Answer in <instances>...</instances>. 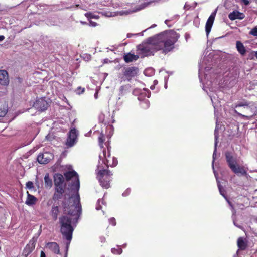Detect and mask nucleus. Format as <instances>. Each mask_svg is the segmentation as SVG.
I'll return each mask as SVG.
<instances>
[{"mask_svg":"<svg viewBox=\"0 0 257 257\" xmlns=\"http://www.w3.org/2000/svg\"><path fill=\"white\" fill-rule=\"evenodd\" d=\"M180 35L173 30L165 31L153 37L149 38L146 43L138 46V54L141 57L153 55L158 50L164 53L171 51Z\"/></svg>","mask_w":257,"mask_h":257,"instance_id":"nucleus-1","label":"nucleus"},{"mask_svg":"<svg viewBox=\"0 0 257 257\" xmlns=\"http://www.w3.org/2000/svg\"><path fill=\"white\" fill-rule=\"evenodd\" d=\"M218 125L217 124V122H216V128H215V131H214L215 145H214V152H213V161H212V168H213V169H214V160H215V157H216V147H217V143H218V141H217L218 140V134L217 133ZM214 175H215L216 179V181H217V185H218V187L220 193V194L222 196H223L225 198L226 200L227 201L228 204L230 206L231 209V210L232 211V218L233 222L234 225L235 226H236L238 228H239L243 229L241 225H239L237 224L236 218H235V217H236V211H235L234 208L233 207L232 204H231V203L227 198V197H226V196L225 195V194L224 193V190L222 188V186H221V185L220 184V182L218 180V179H217V177L216 176V173H215V171H214Z\"/></svg>","mask_w":257,"mask_h":257,"instance_id":"nucleus-2","label":"nucleus"},{"mask_svg":"<svg viewBox=\"0 0 257 257\" xmlns=\"http://www.w3.org/2000/svg\"><path fill=\"white\" fill-rule=\"evenodd\" d=\"M59 220L61 224V232L63 235V237L68 241L65 255V257H67L69 245L72 239V233L74 230V228L71 225L72 218L67 216H63L60 218Z\"/></svg>","mask_w":257,"mask_h":257,"instance_id":"nucleus-3","label":"nucleus"},{"mask_svg":"<svg viewBox=\"0 0 257 257\" xmlns=\"http://www.w3.org/2000/svg\"><path fill=\"white\" fill-rule=\"evenodd\" d=\"M68 201L70 204L64 202V211L72 216L79 215L81 211L79 196L77 195L74 197H71Z\"/></svg>","mask_w":257,"mask_h":257,"instance_id":"nucleus-4","label":"nucleus"},{"mask_svg":"<svg viewBox=\"0 0 257 257\" xmlns=\"http://www.w3.org/2000/svg\"><path fill=\"white\" fill-rule=\"evenodd\" d=\"M225 156L228 167L234 173L238 176L246 174V171L244 167L238 164L236 157H234L231 153L226 152Z\"/></svg>","mask_w":257,"mask_h":257,"instance_id":"nucleus-5","label":"nucleus"},{"mask_svg":"<svg viewBox=\"0 0 257 257\" xmlns=\"http://www.w3.org/2000/svg\"><path fill=\"white\" fill-rule=\"evenodd\" d=\"M100 161H99L98 165V177L100 185L106 189L110 187L109 182L111 180L110 178L112 174L108 170L99 169Z\"/></svg>","mask_w":257,"mask_h":257,"instance_id":"nucleus-6","label":"nucleus"},{"mask_svg":"<svg viewBox=\"0 0 257 257\" xmlns=\"http://www.w3.org/2000/svg\"><path fill=\"white\" fill-rule=\"evenodd\" d=\"M64 176L67 180L73 179V183L72 184V189L75 191L78 192L80 187V183L77 173L74 171H69L64 174Z\"/></svg>","mask_w":257,"mask_h":257,"instance_id":"nucleus-7","label":"nucleus"},{"mask_svg":"<svg viewBox=\"0 0 257 257\" xmlns=\"http://www.w3.org/2000/svg\"><path fill=\"white\" fill-rule=\"evenodd\" d=\"M78 132L75 128H72L68 134V137L65 142V145L68 148L74 146L77 142Z\"/></svg>","mask_w":257,"mask_h":257,"instance_id":"nucleus-8","label":"nucleus"},{"mask_svg":"<svg viewBox=\"0 0 257 257\" xmlns=\"http://www.w3.org/2000/svg\"><path fill=\"white\" fill-rule=\"evenodd\" d=\"M199 77L200 82L203 84V89L204 90L208 93L206 89L208 88L210 91H213V88L212 87V82L208 79V75L206 73H204V76H203L202 68L200 67L199 70Z\"/></svg>","mask_w":257,"mask_h":257,"instance_id":"nucleus-9","label":"nucleus"},{"mask_svg":"<svg viewBox=\"0 0 257 257\" xmlns=\"http://www.w3.org/2000/svg\"><path fill=\"white\" fill-rule=\"evenodd\" d=\"M143 96H147L148 98H149L151 96L150 91L147 88H144L141 91L140 95L138 98L139 100L142 101L140 103L141 107L144 109H147L150 106V102L147 99H143Z\"/></svg>","mask_w":257,"mask_h":257,"instance_id":"nucleus-10","label":"nucleus"},{"mask_svg":"<svg viewBox=\"0 0 257 257\" xmlns=\"http://www.w3.org/2000/svg\"><path fill=\"white\" fill-rule=\"evenodd\" d=\"M138 68L136 67H127L123 68L122 73L123 76L128 80L135 77L138 73Z\"/></svg>","mask_w":257,"mask_h":257,"instance_id":"nucleus-11","label":"nucleus"},{"mask_svg":"<svg viewBox=\"0 0 257 257\" xmlns=\"http://www.w3.org/2000/svg\"><path fill=\"white\" fill-rule=\"evenodd\" d=\"M106 154H107L106 151L104 149L103 150L102 155L101 154L99 155V158L100 160L103 159V158H104L106 161V162L105 161L102 160V164L103 163H104L105 164H106L107 165V167H108L109 166H110L111 167L116 166L118 163L117 159L114 157H113L112 159V163L111 164L110 163H109V160L107 158L110 157V153H109V151H108V152H107V154H108L107 156L106 155Z\"/></svg>","mask_w":257,"mask_h":257,"instance_id":"nucleus-12","label":"nucleus"},{"mask_svg":"<svg viewBox=\"0 0 257 257\" xmlns=\"http://www.w3.org/2000/svg\"><path fill=\"white\" fill-rule=\"evenodd\" d=\"M48 102L44 98H41L34 102L33 107L38 111H43L48 108Z\"/></svg>","mask_w":257,"mask_h":257,"instance_id":"nucleus-13","label":"nucleus"},{"mask_svg":"<svg viewBox=\"0 0 257 257\" xmlns=\"http://www.w3.org/2000/svg\"><path fill=\"white\" fill-rule=\"evenodd\" d=\"M53 155L49 152H44L39 154L37 157V160L40 164H44L49 162L53 159Z\"/></svg>","mask_w":257,"mask_h":257,"instance_id":"nucleus-14","label":"nucleus"},{"mask_svg":"<svg viewBox=\"0 0 257 257\" xmlns=\"http://www.w3.org/2000/svg\"><path fill=\"white\" fill-rule=\"evenodd\" d=\"M215 15H216L215 12L212 13L211 14V15L209 16V17L208 18V19L206 22V26H205V31H206V34L207 36L208 35L210 32L211 31V28L212 27V25H213V22H214V21L215 19Z\"/></svg>","mask_w":257,"mask_h":257,"instance_id":"nucleus-15","label":"nucleus"},{"mask_svg":"<svg viewBox=\"0 0 257 257\" xmlns=\"http://www.w3.org/2000/svg\"><path fill=\"white\" fill-rule=\"evenodd\" d=\"M9 84V79L7 71L5 70H0V84L7 86Z\"/></svg>","mask_w":257,"mask_h":257,"instance_id":"nucleus-16","label":"nucleus"},{"mask_svg":"<svg viewBox=\"0 0 257 257\" xmlns=\"http://www.w3.org/2000/svg\"><path fill=\"white\" fill-rule=\"evenodd\" d=\"M65 186L64 184L55 185L56 192L53 196L54 200H57L61 197V196L64 192Z\"/></svg>","mask_w":257,"mask_h":257,"instance_id":"nucleus-17","label":"nucleus"},{"mask_svg":"<svg viewBox=\"0 0 257 257\" xmlns=\"http://www.w3.org/2000/svg\"><path fill=\"white\" fill-rule=\"evenodd\" d=\"M35 245L34 242L31 243L30 242V243L27 244L24 248L23 252V255L24 257H29V256L35 249ZM30 257H35V255L32 254Z\"/></svg>","mask_w":257,"mask_h":257,"instance_id":"nucleus-18","label":"nucleus"},{"mask_svg":"<svg viewBox=\"0 0 257 257\" xmlns=\"http://www.w3.org/2000/svg\"><path fill=\"white\" fill-rule=\"evenodd\" d=\"M46 248L55 254H59L60 253L59 246L56 242L47 243L46 245Z\"/></svg>","mask_w":257,"mask_h":257,"instance_id":"nucleus-19","label":"nucleus"},{"mask_svg":"<svg viewBox=\"0 0 257 257\" xmlns=\"http://www.w3.org/2000/svg\"><path fill=\"white\" fill-rule=\"evenodd\" d=\"M245 17V15L237 11H234L230 13L228 15V18L231 20H234L235 19L242 20Z\"/></svg>","mask_w":257,"mask_h":257,"instance_id":"nucleus-20","label":"nucleus"},{"mask_svg":"<svg viewBox=\"0 0 257 257\" xmlns=\"http://www.w3.org/2000/svg\"><path fill=\"white\" fill-rule=\"evenodd\" d=\"M236 48L241 56H244L246 54L247 50L241 41H237L236 42Z\"/></svg>","mask_w":257,"mask_h":257,"instance_id":"nucleus-21","label":"nucleus"},{"mask_svg":"<svg viewBox=\"0 0 257 257\" xmlns=\"http://www.w3.org/2000/svg\"><path fill=\"white\" fill-rule=\"evenodd\" d=\"M27 197L25 203L29 206L35 205L37 201V198L30 194L28 192H27Z\"/></svg>","mask_w":257,"mask_h":257,"instance_id":"nucleus-22","label":"nucleus"},{"mask_svg":"<svg viewBox=\"0 0 257 257\" xmlns=\"http://www.w3.org/2000/svg\"><path fill=\"white\" fill-rule=\"evenodd\" d=\"M139 57L138 55L129 53L124 56V60L126 63H130L137 60L139 58Z\"/></svg>","mask_w":257,"mask_h":257,"instance_id":"nucleus-23","label":"nucleus"},{"mask_svg":"<svg viewBox=\"0 0 257 257\" xmlns=\"http://www.w3.org/2000/svg\"><path fill=\"white\" fill-rule=\"evenodd\" d=\"M64 183V178L61 174H56L54 176V184L55 185L63 184Z\"/></svg>","mask_w":257,"mask_h":257,"instance_id":"nucleus-24","label":"nucleus"},{"mask_svg":"<svg viewBox=\"0 0 257 257\" xmlns=\"http://www.w3.org/2000/svg\"><path fill=\"white\" fill-rule=\"evenodd\" d=\"M45 186L46 188H50L52 186V179L49 177L48 174H46L44 177Z\"/></svg>","mask_w":257,"mask_h":257,"instance_id":"nucleus-25","label":"nucleus"},{"mask_svg":"<svg viewBox=\"0 0 257 257\" xmlns=\"http://www.w3.org/2000/svg\"><path fill=\"white\" fill-rule=\"evenodd\" d=\"M237 245L241 250H244L246 247V243L242 237H239L237 240Z\"/></svg>","mask_w":257,"mask_h":257,"instance_id":"nucleus-26","label":"nucleus"},{"mask_svg":"<svg viewBox=\"0 0 257 257\" xmlns=\"http://www.w3.org/2000/svg\"><path fill=\"white\" fill-rule=\"evenodd\" d=\"M59 213V208L58 206H53L51 211V216L54 219L56 220L57 219L58 214Z\"/></svg>","mask_w":257,"mask_h":257,"instance_id":"nucleus-27","label":"nucleus"},{"mask_svg":"<svg viewBox=\"0 0 257 257\" xmlns=\"http://www.w3.org/2000/svg\"><path fill=\"white\" fill-rule=\"evenodd\" d=\"M152 2H153V1H149V2H143L141 3V4L139 5L138 8H137L136 11H140L141 10H142V9L145 8L146 7L149 6Z\"/></svg>","mask_w":257,"mask_h":257,"instance_id":"nucleus-28","label":"nucleus"},{"mask_svg":"<svg viewBox=\"0 0 257 257\" xmlns=\"http://www.w3.org/2000/svg\"><path fill=\"white\" fill-rule=\"evenodd\" d=\"M8 112V105L5 104L0 107V117H4Z\"/></svg>","mask_w":257,"mask_h":257,"instance_id":"nucleus-29","label":"nucleus"},{"mask_svg":"<svg viewBox=\"0 0 257 257\" xmlns=\"http://www.w3.org/2000/svg\"><path fill=\"white\" fill-rule=\"evenodd\" d=\"M154 74V70L151 68H147L144 71V74L146 76H152Z\"/></svg>","mask_w":257,"mask_h":257,"instance_id":"nucleus-30","label":"nucleus"},{"mask_svg":"<svg viewBox=\"0 0 257 257\" xmlns=\"http://www.w3.org/2000/svg\"><path fill=\"white\" fill-rule=\"evenodd\" d=\"M118 248H113L111 249V252L114 254H121L122 252L121 248L118 246Z\"/></svg>","mask_w":257,"mask_h":257,"instance_id":"nucleus-31","label":"nucleus"},{"mask_svg":"<svg viewBox=\"0 0 257 257\" xmlns=\"http://www.w3.org/2000/svg\"><path fill=\"white\" fill-rule=\"evenodd\" d=\"M101 204L105 205L103 199H98L96 205V209L97 210H99L102 208V206H101Z\"/></svg>","mask_w":257,"mask_h":257,"instance_id":"nucleus-32","label":"nucleus"},{"mask_svg":"<svg viewBox=\"0 0 257 257\" xmlns=\"http://www.w3.org/2000/svg\"><path fill=\"white\" fill-rule=\"evenodd\" d=\"M85 16L88 19L94 18L98 19V16L97 15H94L92 13L88 12L85 14Z\"/></svg>","mask_w":257,"mask_h":257,"instance_id":"nucleus-33","label":"nucleus"},{"mask_svg":"<svg viewBox=\"0 0 257 257\" xmlns=\"http://www.w3.org/2000/svg\"><path fill=\"white\" fill-rule=\"evenodd\" d=\"M104 140H105V139H104V135L102 134H101L100 136L98 138V141H99V145H100V147H101V148L103 147V142L104 141Z\"/></svg>","mask_w":257,"mask_h":257,"instance_id":"nucleus-34","label":"nucleus"},{"mask_svg":"<svg viewBox=\"0 0 257 257\" xmlns=\"http://www.w3.org/2000/svg\"><path fill=\"white\" fill-rule=\"evenodd\" d=\"M249 34L254 36H257V27L252 28L249 32Z\"/></svg>","mask_w":257,"mask_h":257,"instance_id":"nucleus-35","label":"nucleus"},{"mask_svg":"<svg viewBox=\"0 0 257 257\" xmlns=\"http://www.w3.org/2000/svg\"><path fill=\"white\" fill-rule=\"evenodd\" d=\"M26 188L28 189H32L34 188L33 183L31 181H28L26 183Z\"/></svg>","mask_w":257,"mask_h":257,"instance_id":"nucleus-36","label":"nucleus"},{"mask_svg":"<svg viewBox=\"0 0 257 257\" xmlns=\"http://www.w3.org/2000/svg\"><path fill=\"white\" fill-rule=\"evenodd\" d=\"M242 106H244V107H245L246 109H249V107H248V105H247V104L246 103H244V102H240L238 104H237L235 107L236 108H237L238 107H242Z\"/></svg>","mask_w":257,"mask_h":257,"instance_id":"nucleus-37","label":"nucleus"},{"mask_svg":"<svg viewBox=\"0 0 257 257\" xmlns=\"http://www.w3.org/2000/svg\"><path fill=\"white\" fill-rule=\"evenodd\" d=\"M195 6H196V4H194L193 6H191L189 4H188V3H186L185 5H184V9L187 10H189V9H190L192 7L193 8H194L195 7Z\"/></svg>","mask_w":257,"mask_h":257,"instance_id":"nucleus-38","label":"nucleus"},{"mask_svg":"<svg viewBox=\"0 0 257 257\" xmlns=\"http://www.w3.org/2000/svg\"><path fill=\"white\" fill-rule=\"evenodd\" d=\"M131 192V189L130 188H127L123 193L122 196L124 197H126L129 195Z\"/></svg>","mask_w":257,"mask_h":257,"instance_id":"nucleus-39","label":"nucleus"},{"mask_svg":"<svg viewBox=\"0 0 257 257\" xmlns=\"http://www.w3.org/2000/svg\"><path fill=\"white\" fill-rule=\"evenodd\" d=\"M109 223L112 224L113 226H115L116 225V221L114 218H111L109 219Z\"/></svg>","mask_w":257,"mask_h":257,"instance_id":"nucleus-40","label":"nucleus"},{"mask_svg":"<svg viewBox=\"0 0 257 257\" xmlns=\"http://www.w3.org/2000/svg\"><path fill=\"white\" fill-rule=\"evenodd\" d=\"M209 96H210L211 101L212 102L214 108V109H215L216 105H215L214 102V100L215 99V96L214 95H212L211 94L209 95Z\"/></svg>","mask_w":257,"mask_h":257,"instance_id":"nucleus-41","label":"nucleus"},{"mask_svg":"<svg viewBox=\"0 0 257 257\" xmlns=\"http://www.w3.org/2000/svg\"><path fill=\"white\" fill-rule=\"evenodd\" d=\"M89 26L92 27H95L97 26V23L95 22L90 21H89Z\"/></svg>","mask_w":257,"mask_h":257,"instance_id":"nucleus-42","label":"nucleus"},{"mask_svg":"<svg viewBox=\"0 0 257 257\" xmlns=\"http://www.w3.org/2000/svg\"><path fill=\"white\" fill-rule=\"evenodd\" d=\"M109 14H107L106 16L107 17H114L115 16H116L117 14H116V13H109Z\"/></svg>","mask_w":257,"mask_h":257,"instance_id":"nucleus-43","label":"nucleus"},{"mask_svg":"<svg viewBox=\"0 0 257 257\" xmlns=\"http://www.w3.org/2000/svg\"><path fill=\"white\" fill-rule=\"evenodd\" d=\"M242 2L244 3L245 5H248L249 4V2L248 0H240Z\"/></svg>","mask_w":257,"mask_h":257,"instance_id":"nucleus-44","label":"nucleus"},{"mask_svg":"<svg viewBox=\"0 0 257 257\" xmlns=\"http://www.w3.org/2000/svg\"><path fill=\"white\" fill-rule=\"evenodd\" d=\"M119 13L120 15H122L123 14H128V12L127 11H122V12H119Z\"/></svg>","mask_w":257,"mask_h":257,"instance_id":"nucleus-45","label":"nucleus"},{"mask_svg":"<svg viewBox=\"0 0 257 257\" xmlns=\"http://www.w3.org/2000/svg\"><path fill=\"white\" fill-rule=\"evenodd\" d=\"M40 257H46L45 254L43 251H41Z\"/></svg>","mask_w":257,"mask_h":257,"instance_id":"nucleus-46","label":"nucleus"},{"mask_svg":"<svg viewBox=\"0 0 257 257\" xmlns=\"http://www.w3.org/2000/svg\"><path fill=\"white\" fill-rule=\"evenodd\" d=\"M139 90L137 89H135L134 91H133V93L135 95L137 94L138 93H139Z\"/></svg>","mask_w":257,"mask_h":257,"instance_id":"nucleus-47","label":"nucleus"},{"mask_svg":"<svg viewBox=\"0 0 257 257\" xmlns=\"http://www.w3.org/2000/svg\"><path fill=\"white\" fill-rule=\"evenodd\" d=\"M5 37L3 35H0V42L4 40Z\"/></svg>","mask_w":257,"mask_h":257,"instance_id":"nucleus-48","label":"nucleus"},{"mask_svg":"<svg viewBox=\"0 0 257 257\" xmlns=\"http://www.w3.org/2000/svg\"><path fill=\"white\" fill-rule=\"evenodd\" d=\"M86 59L89 60L90 59V55H86Z\"/></svg>","mask_w":257,"mask_h":257,"instance_id":"nucleus-49","label":"nucleus"},{"mask_svg":"<svg viewBox=\"0 0 257 257\" xmlns=\"http://www.w3.org/2000/svg\"><path fill=\"white\" fill-rule=\"evenodd\" d=\"M155 88V85H152L151 87H150V89H152V90H153Z\"/></svg>","mask_w":257,"mask_h":257,"instance_id":"nucleus-50","label":"nucleus"},{"mask_svg":"<svg viewBox=\"0 0 257 257\" xmlns=\"http://www.w3.org/2000/svg\"><path fill=\"white\" fill-rule=\"evenodd\" d=\"M158 83V81L155 80L154 81V85H156Z\"/></svg>","mask_w":257,"mask_h":257,"instance_id":"nucleus-51","label":"nucleus"},{"mask_svg":"<svg viewBox=\"0 0 257 257\" xmlns=\"http://www.w3.org/2000/svg\"><path fill=\"white\" fill-rule=\"evenodd\" d=\"M98 97L97 93H95L94 94V97L95 99H97Z\"/></svg>","mask_w":257,"mask_h":257,"instance_id":"nucleus-52","label":"nucleus"},{"mask_svg":"<svg viewBox=\"0 0 257 257\" xmlns=\"http://www.w3.org/2000/svg\"><path fill=\"white\" fill-rule=\"evenodd\" d=\"M238 115H241V116H242V117H248V116H245V115H242V114H240V113H238Z\"/></svg>","mask_w":257,"mask_h":257,"instance_id":"nucleus-53","label":"nucleus"},{"mask_svg":"<svg viewBox=\"0 0 257 257\" xmlns=\"http://www.w3.org/2000/svg\"><path fill=\"white\" fill-rule=\"evenodd\" d=\"M169 21V20H165V23L166 24H168V22Z\"/></svg>","mask_w":257,"mask_h":257,"instance_id":"nucleus-54","label":"nucleus"},{"mask_svg":"<svg viewBox=\"0 0 257 257\" xmlns=\"http://www.w3.org/2000/svg\"><path fill=\"white\" fill-rule=\"evenodd\" d=\"M156 26V25L155 24H153L150 28H153V27H154Z\"/></svg>","mask_w":257,"mask_h":257,"instance_id":"nucleus-55","label":"nucleus"},{"mask_svg":"<svg viewBox=\"0 0 257 257\" xmlns=\"http://www.w3.org/2000/svg\"><path fill=\"white\" fill-rule=\"evenodd\" d=\"M101 241H105V238H101Z\"/></svg>","mask_w":257,"mask_h":257,"instance_id":"nucleus-56","label":"nucleus"},{"mask_svg":"<svg viewBox=\"0 0 257 257\" xmlns=\"http://www.w3.org/2000/svg\"><path fill=\"white\" fill-rule=\"evenodd\" d=\"M81 23L83 24H85L86 23L84 22H81Z\"/></svg>","mask_w":257,"mask_h":257,"instance_id":"nucleus-57","label":"nucleus"},{"mask_svg":"<svg viewBox=\"0 0 257 257\" xmlns=\"http://www.w3.org/2000/svg\"><path fill=\"white\" fill-rule=\"evenodd\" d=\"M122 246H123V247H126V244H123Z\"/></svg>","mask_w":257,"mask_h":257,"instance_id":"nucleus-58","label":"nucleus"},{"mask_svg":"<svg viewBox=\"0 0 257 257\" xmlns=\"http://www.w3.org/2000/svg\"><path fill=\"white\" fill-rule=\"evenodd\" d=\"M130 35H131V34H127V37H130Z\"/></svg>","mask_w":257,"mask_h":257,"instance_id":"nucleus-59","label":"nucleus"},{"mask_svg":"<svg viewBox=\"0 0 257 257\" xmlns=\"http://www.w3.org/2000/svg\"><path fill=\"white\" fill-rule=\"evenodd\" d=\"M84 88H83L82 90V92H84Z\"/></svg>","mask_w":257,"mask_h":257,"instance_id":"nucleus-60","label":"nucleus"},{"mask_svg":"<svg viewBox=\"0 0 257 257\" xmlns=\"http://www.w3.org/2000/svg\"><path fill=\"white\" fill-rule=\"evenodd\" d=\"M165 88H167V85H166V84H165Z\"/></svg>","mask_w":257,"mask_h":257,"instance_id":"nucleus-61","label":"nucleus"},{"mask_svg":"<svg viewBox=\"0 0 257 257\" xmlns=\"http://www.w3.org/2000/svg\"><path fill=\"white\" fill-rule=\"evenodd\" d=\"M101 257H104V256L102 255Z\"/></svg>","mask_w":257,"mask_h":257,"instance_id":"nucleus-62","label":"nucleus"}]
</instances>
